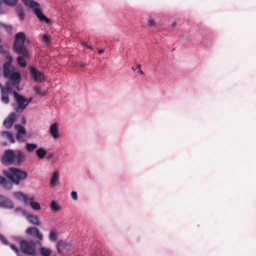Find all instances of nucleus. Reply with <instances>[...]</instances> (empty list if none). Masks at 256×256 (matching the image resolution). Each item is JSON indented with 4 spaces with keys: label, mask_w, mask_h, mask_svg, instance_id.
<instances>
[{
    "label": "nucleus",
    "mask_w": 256,
    "mask_h": 256,
    "mask_svg": "<svg viewBox=\"0 0 256 256\" xmlns=\"http://www.w3.org/2000/svg\"><path fill=\"white\" fill-rule=\"evenodd\" d=\"M35 153L39 159H43L46 156L47 152L44 148L40 147L36 150Z\"/></svg>",
    "instance_id": "a211bd4d"
},
{
    "label": "nucleus",
    "mask_w": 256,
    "mask_h": 256,
    "mask_svg": "<svg viewBox=\"0 0 256 256\" xmlns=\"http://www.w3.org/2000/svg\"><path fill=\"white\" fill-rule=\"evenodd\" d=\"M38 252L42 256H50L52 253V250L50 248L42 246H40Z\"/></svg>",
    "instance_id": "6ab92c4d"
},
{
    "label": "nucleus",
    "mask_w": 256,
    "mask_h": 256,
    "mask_svg": "<svg viewBox=\"0 0 256 256\" xmlns=\"http://www.w3.org/2000/svg\"><path fill=\"white\" fill-rule=\"evenodd\" d=\"M136 68H138V70L140 69L141 65L140 64H136Z\"/></svg>",
    "instance_id": "ea45409f"
},
{
    "label": "nucleus",
    "mask_w": 256,
    "mask_h": 256,
    "mask_svg": "<svg viewBox=\"0 0 256 256\" xmlns=\"http://www.w3.org/2000/svg\"><path fill=\"white\" fill-rule=\"evenodd\" d=\"M48 238L51 241H56L58 238L57 231L55 229L51 230L49 232Z\"/></svg>",
    "instance_id": "393cba45"
},
{
    "label": "nucleus",
    "mask_w": 256,
    "mask_h": 256,
    "mask_svg": "<svg viewBox=\"0 0 256 256\" xmlns=\"http://www.w3.org/2000/svg\"><path fill=\"white\" fill-rule=\"evenodd\" d=\"M14 98L17 104L16 110L17 112H22L28 106L26 98L18 94L17 92H14Z\"/></svg>",
    "instance_id": "6e6552de"
},
{
    "label": "nucleus",
    "mask_w": 256,
    "mask_h": 256,
    "mask_svg": "<svg viewBox=\"0 0 256 256\" xmlns=\"http://www.w3.org/2000/svg\"><path fill=\"white\" fill-rule=\"evenodd\" d=\"M26 38V34L22 32H18L15 35L14 50L17 54L28 58L30 56L31 52L24 46Z\"/></svg>",
    "instance_id": "20e7f679"
},
{
    "label": "nucleus",
    "mask_w": 256,
    "mask_h": 256,
    "mask_svg": "<svg viewBox=\"0 0 256 256\" xmlns=\"http://www.w3.org/2000/svg\"><path fill=\"white\" fill-rule=\"evenodd\" d=\"M24 6L32 10L41 22H50V20L42 12L40 4L34 0H21Z\"/></svg>",
    "instance_id": "423d86ee"
},
{
    "label": "nucleus",
    "mask_w": 256,
    "mask_h": 256,
    "mask_svg": "<svg viewBox=\"0 0 256 256\" xmlns=\"http://www.w3.org/2000/svg\"><path fill=\"white\" fill-rule=\"evenodd\" d=\"M50 134L54 140H58L60 138L59 124L58 122H54L50 125Z\"/></svg>",
    "instance_id": "ddd939ff"
},
{
    "label": "nucleus",
    "mask_w": 256,
    "mask_h": 256,
    "mask_svg": "<svg viewBox=\"0 0 256 256\" xmlns=\"http://www.w3.org/2000/svg\"><path fill=\"white\" fill-rule=\"evenodd\" d=\"M28 235H30L41 241L43 240V234L36 227H30L26 231Z\"/></svg>",
    "instance_id": "9b49d317"
},
{
    "label": "nucleus",
    "mask_w": 256,
    "mask_h": 256,
    "mask_svg": "<svg viewBox=\"0 0 256 256\" xmlns=\"http://www.w3.org/2000/svg\"><path fill=\"white\" fill-rule=\"evenodd\" d=\"M0 26H2L3 28H10V26H6V24H1V23H0Z\"/></svg>",
    "instance_id": "c9c22d12"
},
{
    "label": "nucleus",
    "mask_w": 256,
    "mask_h": 256,
    "mask_svg": "<svg viewBox=\"0 0 256 256\" xmlns=\"http://www.w3.org/2000/svg\"><path fill=\"white\" fill-rule=\"evenodd\" d=\"M32 89L36 95H38L40 96H45L48 93L46 90L40 86H34L32 87Z\"/></svg>",
    "instance_id": "aec40b11"
},
{
    "label": "nucleus",
    "mask_w": 256,
    "mask_h": 256,
    "mask_svg": "<svg viewBox=\"0 0 256 256\" xmlns=\"http://www.w3.org/2000/svg\"><path fill=\"white\" fill-rule=\"evenodd\" d=\"M0 207L12 208L14 207V205L10 199L0 195Z\"/></svg>",
    "instance_id": "dca6fc26"
},
{
    "label": "nucleus",
    "mask_w": 256,
    "mask_h": 256,
    "mask_svg": "<svg viewBox=\"0 0 256 256\" xmlns=\"http://www.w3.org/2000/svg\"><path fill=\"white\" fill-rule=\"evenodd\" d=\"M6 62L4 64V76L6 78H8L10 81L4 86L0 83L1 89V101L4 104L10 102L9 96L12 94L14 96V92L19 90V84L20 80V74L19 71L14 68L10 66V63L12 58L8 54H5Z\"/></svg>",
    "instance_id": "f257e3e1"
},
{
    "label": "nucleus",
    "mask_w": 256,
    "mask_h": 256,
    "mask_svg": "<svg viewBox=\"0 0 256 256\" xmlns=\"http://www.w3.org/2000/svg\"><path fill=\"white\" fill-rule=\"evenodd\" d=\"M14 198L22 201L25 204L29 205L34 210H39L41 206L39 202L34 201V196L32 194H26L22 192H16L14 194Z\"/></svg>",
    "instance_id": "39448f33"
},
{
    "label": "nucleus",
    "mask_w": 256,
    "mask_h": 256,
    "mask_svg": "<svg viewBox=\"0 0 256 256\" xmlns=\"http://www.w3.org/2000/svg\"><path fill=\"white\" fill-rule=\"evenodd\" d=\"M17 62L19 66L21 67H26V60L22 56H18L17 58Z\"/></svg>",
    "instance_id": "bb28decb"
},
{
    "label": "nucleus",
    "mask_w": 256,
    "mask_h": 256,
    "mask_svg": "<svg viewBox=\"0 0 256 256\" xmlns=\"http://www.w3.org/2000/svg\"><path fill=\"white\" fill-rule=\"evenodd\" d=\"M50 208L52 212H55L61 209V206L56 200H52L50 204Z\"/></svg>",
    "instance_id": "412c9836"
},
{
    "label": "nucleus",
    "mask_w": 256,
    "mask_h": 256,
    "mask_svg": "<svg viewBox=\"0 0 256 256\" xmlns=\"http://www.w3.org/2000/svg\"><path fill=\"white\" fill-rule=\"evenodd\" d=\"M42 40H43L44 42H46V43L48 42H49L48 37L46 34H44L43 36Z\"/></svg>",
    "instance_id": "473e14b6"
},
{
    "label": "nucleus",
    "mask_w": 256,
    "mask_h": 256,
    "mask_svg": "<svg viewBox=\"0 0 256 256\" xmlns=\"http://www.w3.org/2000/svg\"><path fill=\"white\" fill-rule=\"evenodd\" d=\"M3 2L6 6L14 7L17 5L18 0H3Z\"/></svg>",
    "instance_id": "a878e982"
},
{
    "label": "nucleus",
    "mask_w": 256,
    "mask_h": 256,
    "mask_svg": "<svg viewBox=\"0 0 256 256\" xmlns=\"http://www.w3.org/2000/svg\"><path fill=\"white\" fill-rule=\"evenodd\" d=\"M22 121L25 123L26 122V119L24 118H22Z\"/></svg>",
    "instance_id": "79ce46f5"
},
{
    "label": "nucleus",
    "mask_w": 256,
    "mask_h": 256,
    "mask_svg": "<svg viewBox=\"0 0 256 256\" xmlns=\"http://www.w3.org/2000/svg\"><path fill=\"white\" fill-rule=\"evenodd\" d=\"M82 46L84 47H86V48H90V46H89L88 44L85 43L84 42H82Z\"/></svg>",
    "instance_id": "f704fd0d"
},
{
    "label": "nucleus",
    "mask_w": 256,
    "mask_h": 256,
    "mask_svg": "<svg viewBox=\"0 0 256 256\" xmlns=\"http://www.w3.org/2000/svg\"><path fill=\"white\" fill-rule=\"evenodd\" d=\"M20 251L30 256H37L39 254L36 248L34 243L32 241L22 240L20 242Z\"/></svg>",
    "instance_id": "0eeeda50"
},
{
    "label": "nucleus",
    "mask_w": 256,
    "mask_h": 256,
    "mask_svg": "<svg viewBox=\"0 0 256 256\" xmlns=\"http://www.w3.org/2000/svg\"><path fill=\"white\" fill-rule=\"evenodd\" d=\"M14 128L16 130V137L17 140L20 142H24V138L26 136V132L24 127L21 125L16 124L14 126Z\"/></svg>",
    "instance_id": "f8f14e48"
},
{
    "label": "nucleus",
    "mask_w": 256,
    "mask_h": 256,
    "mask_svg": "<svg viewBox=\"0 0 256 256\" xmlns=\"http://www.w3.org/2000/svg\"><path fill=\"white\" fill-rule=\"evenodd\" d=\"M0 184L2 185L6 188H10L11 184L8 180L4 176L0 175Z\"/></svg>",
    "instance_id": "b1692460"
},
{
    "label": "nucleus",
    "mask_w": 256,
    "mask_h": 256,
    "mask_svg": "<svg viewBox=\"0 0 256 256\" xmlns=\"http://www.w3.org/2000/svg\"><path fill=\"white\" fill-rule=\"evenodd\" d=\"M2 2L0 0V14H3L8 12V8L6 7L2 6Z\"/></svg>",
    "instance_id": "cd10ccee"
},
{
    "label": "nucleus",
    "mask_w": 256,
    "mask_h": 256,
    "mask_svg": "<svg viewBox=\"0 0 256 256\" xmlns=\"http://www.w3.org/2000/svg\"><path fill=\"white\" fill-rule=\"evenodd\" d=\"M70 196L74 200H76L78 198L77 192L75 191H72L70 193Z\"/></svg>",
    "instance_id": "c756f323"
},
{
    "label": "nucleus",
    "mask_w": 256,
    "mask_h": 256,
    "mask_svg": "<svg viewBox=\"0 0 256 256\" xmlns=\"http://www.w3.org/2000/svg\"><path fill=\"white\" fill-rule=\"evenodd\" d=\"M104 49L100 48V49H98V54H102L104 53Z\"/></svg>",
    "instance_id": "e433bc0d"
},
{
    "label": "nucleus",
    "mask_w": 256,
    "mask_h": 256,
    "mask_svg": "<svg viewBox=\"0 0 256 256\" xmlns=\"http://www.w3.org/2000/svg\"><path fill=\"white\" fill-rule=\"evenodd\" d=\"M22 210H24V209H23V208H16V211H18V210L21 211L22 212V213L24 214V212H23Z\"/></svg>",
    "instance_id": "4c0bfd02"
},
{
    "label": "nucleus",
    "mask_w": 256,
    "mask_h": 256,
    "mask_svg": "<svg viewBox=\"0 0 256 256\" xmlns=\"http://www.w3.org/2000/svg\"><path fill=\"white\" fill-rule=\"evenodd\" d=\"M0 240L4 244H8V241L2 235L0 234Z\"/></svg>",
    "instance_id": "2f4dec72"
},
{
    "label": "nucleus",
    "mask_w": 256,
    "mask_h": 256,
    "mask_svg": "<svg viewBox=\"0 0 256 256\" xmlns=\"http://www.w3.org/2000/svg\"><path fill=\"white\" fill-rule=\"evenodd\" d=\"M32 100V97L28 99L26 98V100H27V102H28V105Z\"/></svg>",
    "instance_id": "58836bf2"
},
{
    "label": "nucleus",
    "mask_w": 256,
    "mask_h": 256,
    "mask_svg": "<svg viewBox=\"0 0 256 256\" xmlns=\"http://www.w3.org/2000/svg\"><path fill=\"white\" fill-rule=\"evenodd\" d=\"M2 136L7 138L12 143L14 142V138L13 134L9 132H2Z\"/></svg>",
    "instance_id": "4be33fe9"
},
{
    "label": "nucleus",
    "mask_w": 256,
    "mask_h": 256,
    "mask_svg": "<svg viewBox=\"0 0 256 256\" xmlns=\"http://www.w3.org/2000/svg\"><path fill=\"white\" fill-rule=\"evenodd\" d=\"M30 74L32 78L36 82H42L45 80L44 74L34 67H30Z\"/></svg>",
    "instance_id": "1a4fd4ad"
},
{
    "label": "nucleus",
    "mask_w": 256,
    "mask_h": 256,
    "mask_svg": "<svg viewBox=\"0 0 256 256\" xmlns=\"http://www.w3.org/2000/svg\"><path fill=\"white\" fill-rule=\"evenodd\" d=\"M60 176V172L58 170L54 171L52 174L50 180V186L52 188L58 186Z\"/></svg>",
    "instance_id": "4468645a"
},
{
    "label": "nucleus",
    "mask_w": 256,
    "mask_h": 256,
    "mask_svg": "<svg viewBox=\"0 0 256 256\" xmlns=\"http://www.w3.org/2000/svg\"><path fill=\"white\" fill-rule=\"evenodd\" d=\"M138 72L140 73V74H144L143 72L141 70V69L138 70Z\"/></svg>",
    "instance_id": "a19ab883"
},
{
    "label": "nucleus",
    "mask_w": 256,
    "mask_h": 256,
    "mask_svg": "<svg viewBox=\"0 0 256 256\" xmlns=\"http://www.w3.org/2000/svg\"><path fill=\"white\" fill-rule=\"evenodd\" d=\"M148 26H152L154 24V21L152 20H149L148 21Z\"/></svg>",
    "instance_id": "72a5a7b5"
},
{
    "label": "nucleus",
    "mask_w": 256,
    "mask_h": 256,
    "mask_svg": "<svg viewBox=\"0 0 256 256\" xmlns=\"http://www.w3.org/2000/svg\"><path fill=\"white\" fill-rule=\"evenodd\" d=\"M18 16L20 18V20H22L24 19L25 15L24 14V12L22 10H19L18 11Z\"/></svg>",
    "instance_id": "7c9ffc66"
},
{
    "label": "nucleus",
    "mask_w": 256,
    "mask_h": 256,
    "mask_svg": "<svg viewBox=\"0 0 256 256\" xmlns=\"http://www.w3.org/2000/svg\"><path fill=\"white\" fill-rule=\"evenodd\" d=\"M38 145L33 143H27L26 144L25 148L28 152H33L34 150H36Z\"/></svg>",
    "instance_id": "5701e85b"
},
{
    "label": "nucleus",
    "mask_w": 256,
    "mask_h": 256,
    "mask_svg": "<svg viewBox=\"0 0 256 256\" xmlns=\"http://www.w3.org/2000/svg\"><path fill=\"white\" fill-rule=\"evenodd\" d=\"M25 160V154L21 150H8L4 152L1 158L2 162L4 164L16 163L21 164Z\"/></svg>",
    "instance_id": "f03ea898"
},
{
    "label": "nucleus",
    "mask_w": 256,
    "mask_h": 256,
    "mask_svg": "<svg viewBox=\"0 0 256 256\" xmlns=\"http://www.w3.org/2000/svg\"><path fill=\"white\" fill-rule=\"evenodd\" d=\"M16 114L14 112L11 113L4 122V126L7 129L12 128L16 120Z\"/></svg>",
    "instance_id": "2eb2a0df"
},
{
    "label": "nucleus",
    "mask_w": 256,
    "mask_h": 256,
    "mask_svg": "<svg viewBox=\"0 0 256 256\" xmlns=\"http://www.w3.org/2000/svg\"><path fill=\"white\" fill-rule=\"evenodd\" d=\"M10 248L15 253L17 254L18 256H20V250L18 248L15 246L13 244H10Z\"/></svg>",
    "instance_id": "c85d7f7f"
},
{
    "label": "nucleus",
    "mask_w": 256,
    "mask_h": 256,
    "mask_svg": "<svg viewBox=\"0 0 256 256\" xmlns=\"http://www.w3.org/2000/svg\"><path fill=\"white\" fill-rule=\"evenodd\" d=\"M70 247V244L68 242H60L56 245L57 250L60 254H62L66 250H68Z\"/></svg>",
    "instance_id": "f3484780"
},
{
    "label": "nucleus",
    "mask_w": 256,
    "mask_h": 256,
    "mask_svg": "<svg viewBox=\"0 0 256 256\" xmlns=\"http://www.w3.org/2000/svg\"><path fill=\"white\" fill-rule=\"evenodd\" d=\"M24 215L25 216L26 218L28 221V222L32 224L40 226L41 225V222L36 215L28 213L26 210H22Z\"/></svg>",
    "instance_id": "9d476101"
},
{
    "label": "nucleus",
    "mask_w": 256,
    "mask_h": 256,
    "mask_svg": "<svg viewBox=\"0 0 256 256\" xmlns=\"http://www.w3.org/2000/svg\"><path fill=\"white\" fill-rule=\"evenodd\" d=\"M3 174L12 183L16 185L24 181L28 176L26 171L16 168H10L4 170Z\"/></svg>",
    "instance_id": "7ed1b4c3"
}]
</instances>
